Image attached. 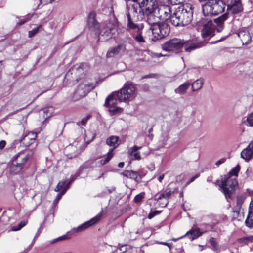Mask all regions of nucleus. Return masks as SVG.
I'll return each instance as SVG.
<instances>
[{
  "instance_id": "1",
  "label": "nucleus",
  "mask_w": 253,
  "mask_h": 253,
  "mask_svg": "<svg viewBox=\"0 0 253 253\" xmlns=\"http://www.w3.org/2000/svg\"><path fill=\"white\" fill-rule=\"evenodd\" d=\"M172 11V6L166 5L158 6L156 11H154V15L152 17L149 24L151 25L149 32L152 33L153 36L150 38V40L155 41L169 34L170 29L167 23H161L160 21H166L170 19L171 21Z\"/></svg>"
},
{
  "instance_id": "2",
  "label": "nucleus",
  "mask_w": 253,
  "mask_h": 253,
  "mask_svg": "<svg viewBox=\"0 0 253 253\" xmlns=\"http://www.w3.org/2000/svg\"><path fill=\"white\" fill-rule=\"evenodd\" d=\"M192 17V5L185 4L175 9L171 17V23L174 26H183L190 23Z\"/></svg>"
},
{
  "instance_id": "3",
  "label": "nucleus",
  "mask_w": 253,
  "mask_h": 253,
  "mask_svg": "<svg viewBox=\"0 0 253 253\" xmlns=\"http://www.w3.org/2000/svg\"><path fill=\"white\" fill-rule=\"evenodd\" d=\"M227 14H224L221 16L215 19V25H213L211 19L207 18L203 19L201 22L203 24V28L202 31L201 35L203 38L207 37H212L213 35V28L216 26V29L218 32H220L224 27V22L227 19Z\"/></svg>"
},
{
  "instance_id": "4",
  "label": "nucleus",
  "mask_w": 253,
  "mask_h": 253,
  "mask_svg": "<svg viewBox=\"0 0 253 253\" xmlns=\"http://www.w3.org/2000/svg\"><path fill=\"white\" fill-rule=\"evenodd\" d=\"M162 47L163 50L167 51L176 50L184 47L186 52H190L192 50L199 47L200 45L199 44L192 43L190 41L173 38L165 42L162 44Z\"/></svg>"
},
{
  "instance_id": "5",
  "label": "nucleus",
  "mask_w": 253,
  "mask_h": 253,
  "mask_svg": "<svg viewBox=\"0 0 253 253\" xmlns=\"http://www.w3.org/2000/svg\"><path fill=\"white\" fill-rule=\"evenodd\" d=\"M225 3L220 0H208L202 5V11L205 16L217 15L224 12Z\"/></svg>"
},
{
  "instance_id": "6",
  "label": "nucleus",
  "mask_w": 253,
  "mask_h": 253,
  "mask_svg": "<svg viewBox=\"0 0 253 253\" xmlns=\"http://www.w3.org/2000/svg\"><path fill=\"white\" fill-rule=\"evenodd\" d=\"M238 186V181L236 177H229L224 175L221 181L220 188L224 193L226 198H230Z\"/></svg>"
},
{
  "instance_id": "7",
  "label": "nucleus",
  "mask_w": 253,
  "mask_h": 253,
  "mask_svg": "<svg viewBox=\"0 0 253 253\" xmlns=\"http://www.w3.org/2000/svg\"><path fill=\"white\" fill-rule=\"evenodd\" d=\"M118 34V22L116 20L109 21L101 29L99 39L106 41L115 37Z\"/></svg>"
},
{
  "instance_id": "8",
  "label": "nucleus",
  "mask_w": 253,
  "mask_h": 253,
  "mask_svg": "<svg viewBox=\"0 0 253 253\" xmlns=\"http://www.w3.org/2000/svg\"><path fill=\"white\" fill-rule=\"evenodd\" d=\"M28 159L29 155L26 152L19 153L10 166V173L16 174L20 172Z\"/></svg>"
},
{
  "instance_id": "9",
  "label": "nucleus",
  "mask_w": 253,
  "mask_h": 253,
  "mask_svg": "<svg viewBox=\"0 0 253 253\" xmlns=\"http://www.w3.org/2000/svg\"><path fill=\"white\" fill-rule=\"evenodd\" d=\"M158 7L157 0H143L139 3V7L144 14L147 16V21L150 24L152 17Z\"/></svg>"
},
{
  "instance_id": "10",
  "label": "nucleus",
  "mask_w": 253,
  "mask_h": 253,
  "mask_svg": "<svg viewBox=\"0 0 253 253\" xmlns=\"http://www.w3.org/2000/svg\"><path fill=\"white\" fill-rule=\"evenodd\" d=\"M135 91V88L133 85L129 84H125L124 87L119 91L116 92L117 97L120 102H125L134 95Z\"/></svg>"
},
{
  "instance_id": "11",
  "label": "nucleus",
  "mask_w": 253,
  "mask_h": 253,
  "mask_svg": "<svg viewBox=\"0 0 253 253\" xmlns=\"http://www.w3.org/2000/svg\"><path fill=\"white\" fill-rule=\"evenodd\" d=\"M116 92H112L106 99L105 105L109 108V111L115 114L117 113L121 112L122 110V108L117 106L118 102V97Z\"/></svg>"
},
{
  "instance_id": "12",
  "label": "nucleus",
  "mask_w": 253,
  "mask_h": 253,
  "mask_svg": "<svg viewBox=\"0 0 253 253\" xmlns=\"http://www.w3.org/2000/svg\"><path fill=\"white\" fill-rule=\"evenodd\" d=\"M92 89L93 86L92 85L86 83L81 84L78 86L73 94L72 97L73 101H76L84 97Z\"/></svg>"
},
{
  "instance_id": "13",
  "label": "nucleus",
  "mask_w": 253,
  "mask_h": 253,
  "mask_svg": "<svg viewBox=\"0 0 253 253\" xmlns=\"http://www.w3.org/2000/svg\"><path fill=\"white\" fill-rule=\"evenodd\" d=\"M241 157L246 162H249L253 157V140L244 149L240 154Z\"/></svg>"
},
{
  "instance_id": "14",
  "label": "nucleus",
  "mask_w": 253,
  "mask_h": 253,
  "mask_svg": "<svg viewBox=\"0 0 253 253\" xmlns=\"http://www.w3.org/2000/svg\"><path fill=\"white\" fill-rule=\"evenodd\" d=\"M102 216L101 213H99L95 216L93 218L91 219L90 220L83 223V224L79 226L76 228H75L74 230L76 232L81 231L83 230H84L88 228V227L94 224L96 222H97L100 219Z\"/></svg>"
},
{
  "instance_id": "15",
  "label": "nucleus",
  "mask_w": 253,
  "mask_h": 253,
  "mask_svg": "<svg viewBox=\"0 0 253 253\" xmlns=\"http://www.w3.org/2000/svg\"><path fill=\"white\" fill-rule=\"evenodd\" d=\"M89 66L86 63H81L74 66L71 71L72 73L76 74L78 76L84 74L88 70Z\"/></svg>"
},
{
  "instance_id": "16",
  "label": "nucleus",
  "mask_w": 253,
  "mask_h": 253,
  "mask_svg": "<svg viewBox=\"0 0 253 253\" xmlns=\"http://www.w3.org/2000/svg\"><path fill=\"white\" fill-rule=\"evenodd\" d=\"M36 137V133L30 132L23 137V138L20 140V142L26 147H28L35 142Z\"/></svg>"
},
{
  "instance_id": "17",
  "label": "nucleus",
  "mask_w": 253,
  "mask_h": 253,
  "mask_svg": "<svg viewBox=\"0 0 253 253\" xmlns=\"http://www.w3.org/2000/svg\"><path fill=\"white\" fill-rule=\"evenodd\" d=\"M237 34L240 38L243 44L248 43L251 40V34L247 29L243 28L240 30Z\"/></svg>"
},
{
  "instance_id": "18",
  "label": "nucleus",
  "mask_w": 253,
  "mask_h": 253,
  "mask_svg": "<svg viewBox=\"0 0 253 253\" xmlns=\"http://www.w3.org/2000/svg\"><path fill=\"white\" fill-rule=\"evenodd\" d=\"M96 16L95 12H91L88 17V26L91 30H94L98 27V23L96 19Z\"/></svg>"
},
{
  "instance_id": "19",
  "label": "nucleus",
  "mask_w": 253,
  "mask_h": 253,
  "mask_svg": "<svg viewBox=\"0 0 253 253\" xmlns=\"http://www.w3.org/2000/svg\"><path fill=\"white\" fill-rule=\"evenodd\" d=\"M125 46L124 44H120L116 47H112L107 52L106 57L107 58L113 57L120 52L125 51Z\"/></svg>"
},
{
  "instance_id": "20",
  "label": "nucleus",
  "mask_w": 253,
  "mask_h": 253,
  "mask_svg": "<svg viewBox=\"0 0 253 253\" xmlns=\"http://www.w3.org/2000/svg\"><path fill=\"white\" fill-rule=\"evenodd\" d=\"M228 9L233 14L238 13L243 10V7L240 1L234 2L228 6Z\"/></svg>"
},
{
  "instance_id": "21",
  "label": "nucleus",
  "mask_w": 253,
  "mask_h": 253,
  "mask_svg": "<svg viewBox=\"0 0 253 253\" xmlns=\"http://www.w3.org/2000/svg\"><path fill=\"white\" fill-rule=\"evenodd\" d=\"M204 233V231H201L199 228H192L191 230L187 232L184 236H188V238L193 240L199 237Z\"/></svg>"
},
{
  "instance_id": "22",
  "label": "nucleus",
  "mask_w": 253,
  "mask_h": 253,
  "mask_svg": "<svg viewBox=\"0 0 253 253\" xmlns=\"http://www.w3.org/2000/svg\"><path fill=\"white\" fill-rule=\"evenodd\" d=\"M141 147H137L136 146H134L133 147L129 149L128 150V154L132 160H139L141 159V156L140 153L138 152V150L140 149Z\"/></svg>"
},
{
  "instance_id": "23",
  "label": "nucleus",
  "mask_w": 253,
  "mask_h": 253,
  "mask_svg": "<svg viewBox=\"0 0 253 253\" xmlns=\"http://www.w3.org/2000/svg\"><path fill=\"white\" fill-rule=\"evenodd\" d=\"M190 85V84L189 83L187 82L184 83L176 88L174 90V92L176 94L180 95L184 94L186 92V91L189 87Z\"/></svg>"
},
{
  "instance_id": "24",
  "label": "nucleus",
  "mask_w": 253,
  "mask_h": 253,
  "mask_svg": "<svg viewBox=\"0 0 253 253\" xmlns=\"http://www.w3.org/2000/svg\"><path fill=\"white\" fill-rule=\"evenodd\" d=\"M122 175L127 178L136 180L139 174L137 172L132 170H125L122 173Z\"/></svg>"
},
{
  "instance_id": "25",
  "label": "nucleus",
  "mask_w": 253,
  "mask_h": 253,
  "mask_svg": "<svg viewBox=\"0 0 253 253\" xmlns=\"http://www.w3.org/2000/svg\"><path fill=\"white\" fill-rule=\"evenodd\" d=\"M114 149H111L108 152L107 155L105 156H104L102 159L99 162L101 165H104L107 164L110 159L113 157V151Z\"/></svg>"
},
{
  "instance_id": "26",
  "label": "nucleus",
  "mask_w": 253,
  "mask_h": 253,
  "mask_svg": "<svg viewBox=\"0 0 253 253\" xmlns=\"http://www.w3.org/2000/svg\"><path fill=\"white\" fill-rule=\"evenodd\" d=\"M204 84V81L202 79H198L195 81L192 84V89L193 91H197L201 89Z\"/></svg>"
},
{
  "instance_id": "27",
  "label": "nucleus",
  "mask_w": 253,
  "mask_h": 253,
  "mask_svg": "<svg viewBox=\"0 0 253 253\" xmlns=\"http://www.w3.org/2000/svg\"><path fill=\"white\" fill-rule=\"evenodd\" d=\"M74 179H74V178L72 179L71 181H70L69 182V183L68 184H67L66 186H65V183H66V181H61L59 182L58 183V185H57L56 187L55 188V191H56V192L59 191L61 190H62V191L64 189V188H67V187H68V189L69 188V185L73 180H74Z\"/></svg>"
},
{
  "instance_id": "28",
  "label": "nucleus",
  "mask_w": 253,
  "mask_h": 253,
  "mask_svg": "<svg viewBox=\"0 0 253 253\" xmlns=\"http://www.w3.org/2000/svg\"><path fill=\"white\" fill-rule=\"evenodd\" d=\"M172 193V192L170 189H166L164 191L161 193L160 196L158 197L157 200L159 201L163 198H168Z\"/></svg>"
},
{
  "instance_id": "29",
  "label": "nucleus",
  "mask_w": 253,
  "mask_h": 253,
  "mask_svg": "<svg viewBox=\"0 0 253 253\" xmlns=\"http://www.w3.org/2000/svg\"><path fill=\"white\" fill-rule=\"evenodd\" d=\"M118 140L119 138L118 137L112 136L107 139L106 143L110 146L115 147Z\"/></svg>"
},
{
  "instance_id": "30",
  "label": "nucleus",
  "mask_w": 253,
  "mask_h": 253,
  "mask_svg": "<svg viewBox=\"0 0 253 253\" xmlns=\"http://www.w3.org/2000/svg\"><path fill=\"white\" fill-rule=\"evenodd\" d=\"M240 166L237 165L236 167L233 168L226 175H229V177L236 178L240 170Z\"/></svg>"
},
{
  "instance_id": "31",
  "label": "nucleus",
  "mask_w": 253,
  "mask_h": 253,
  "mask_svg": "<svg viewBox=\"0 0 253 253\" xmlns=\"http://www.w3.org/2000/svg\"><path fill=\"white\" fill-rule=\"evenodd\" d=\"M245 223L249 227L251 228L253 227V212H249Z\"/></svg>"
},
{
  "instance_id": "32",
  "label": "nucleus",
  "mask_w": 253,
  "mask_h": 253,
  "mask_svg": "<svg viewBox=\"0 0 253 253\" xmlns=\"http://www.w3.org/2000/svg\"><path fill=\"white\" fill-rule=\"evenodd\" d=\"M68 233H67L66 234H65L59 237L53 239L52 241H51V243L52 244H53L55 242H60L70 239V237L68 235Z\"/></svg>"
},
{
  "instance_id": "33",
  "label": "nucleus",
  "mask_w": 253,
  "mask_h": 253,
  "mask_svg": "<svg viewBox=\"0 0 253 253\" xmlns=\"http://www.w3.org/2000/svg\"><path fill=\"white\" fill-rule=\"evenodd\" d=\"M127 20H128V26L131 29H135L137 28V25L134 23L131 18V16L129 13L126 14Z\"/></svg>"
},
{
  "instance_id": "34",
  "label": "nucleus",
  "mask_w": 253,
  "mask_h": 253,
  "mask_svg": "<svg viewBox=\"0 0 253 253\" xmlns=\"http://www.w3.org/2000/svg\"><path fill=\"white\" fill-rule=\"evenodd\" d=\"M43 117L47 118L51 116V115L53 113V108L52 107H49L48 108H45L43 109Z\"/></svg>"
},
{
  "instance_id": "35",
  "label": "nucleus",
  "mask_w": 253,
  "mask_h": 253,
  "mask_svg": "<svg viewBox=\"0 0 253 253\" xmlns=\"http://www.w3.org/2000/svg\"><path fill=\"white\" fill-rule=\"evenodd\" d=\"M68 187L64 188L63 190L61 191V192L57 195L56 197L55 198V200L53 201L54 204H57L58 203V201L60 200L61 197L65 193Z\"/></svg>"
},
{
  "instance_id": "36",
  "label": "nucleus",
  "mask_w": 253,
  "mask_h": 253,
  "mask_svg": "<svg viewBox=\"0 0 253 253\" xmlns=\"http://www.w3.org/2000/svg\"><path fill=\"white\" fill-rule=\"evenodd\" d=\"M240 241L242 243L248 244L253 242V236H249L244 237L240 239Z\"/></svg>"
},
{
  "instance_id": "37",
  "label": "nucleus",
  "mask_w": 253,
  "mask_h": 253,
  "mask_svg": "<svg viewBox=\"0 0 253 253\" xmlns=\"http://www.w3.org/2000/svg\"><path fill=\"white\" fill-rule=\"evenodd\" d=\"M246 124L248 126H253V111L248 116Z\"/></svg>"
},
{
  "instance_id": "38",
  "label": "nucleus",
  "mask_w": 253,
  "mask_h": 253,
  "mask_svg": "<svg viewBox=\"0 0 253 253\" xmlns=\"http://www.w3.org/2000/svg\"><path fill=\"white\" fill-rule=\"evenodd\" d=\"M26 223L25 221H21L17 226H13L11 228L12 231H18L20 230L23 226L26 225Z\"/></svg>"
},
{
  "instance_id": "39",
  "label": "nucleus",
  "mask_w": 253,
  "mask_h": 253,
  "mask_svg": "<svg viewBox=\"0 0 253 253\" xmlns=\"http://www.w3.org/2000/svg\"><path fill=\"white\" fill-rule=\"evenodd\" d=\"M245 198L243 196H240L237 198V206L239 208H241L242 204L244 201Z\"/></svg>"
},
{
  "instance_id": "40",
  "label": "nucleus",
  "mask_w": 253,
  "mask_h": 253,
  "mask_svg": "<svg viewBox=\"0 0 253 253\" xmlns=\"http://www.w3.org/2000/svg\"><path fill=\"white\" fill-rule=\"evenodd\" d=\"M135 40L139 42H145L144 38L140 33H138L135 37Z\"/></svg>"
},
{
  "instance_id": "41",
  "label": "nucleus",
  "mask_w": 253,
  "mask_h": 253,
  "mask_svg": "<svg viewBox=\"0 0 253 253\" xmlns=\"http://www.w3.org/2000/svg\"><path fill=\"white\" fill-rule=\"evenodd\" d=\"M41 27V26H39L38 27H37L36 29H33L31 31H29L28 33V36L30 38L34 36L36 34L38 33L39 31V29Z\"/></svg>"
},
{
  "instance_id": "42",
  "label": "nucleus",
  "mask_w": 253,
  "mask_h": 253,
  "mask_svg": "<svg viewBox=\"0 0 253 253\" xmlns=\"http://www.w3.org/2000/svg\"><path fill=\"white\" fill-rule=\"evenodd\" d=\"M210 243L214 247L215 250H217V244L214 240V238H212L209 240Z\"/></svg>"
},
{
  "instance_id": "43",
  "label": "nucleus",
  "mask_w": 253,
  "mask_h": 253,
  "mask_svg": "<svg viewBox=\"0 0 253 253\" xmlns=\"http://www.w3.org/2000/svg\"><path fill=\"white\" fill-rule=\"evenodd\" d=\"M173 5H177L183 2V0H169Z\"/></svg>"
},
{
  "instance_id": "44",
  "label": "nucleus",
  "mask_w": 253,
  "mask_h": 253,
  "mask_svg": "<svg viewBox=\"0 0 253 253\" xmlns=\"http://www.w3.org/2000/svg\"><path fill=\"white\" fill-rule=\"evenodd\" d=\"M143 198V196L140 194L137 195L134 198L135 201L136 202H139Z\"/></svg>"
},
{
  "instance_id": "45",
  "label": "nucleus",
  "mask_w": 253,
  "mask_h": 253,
  "mask_svg": "<svg viewBox=\"0 0 253 253\" xmlns=\"http://www.w3.org/2000/svg\"><path fill=\"white\" fill-rule=\"evenodd\" d=\"M89 117H90V116H87L83 118L81 121V124L83 126L85 125Z\"/></svg>"
},
{
  "instance_id": "46",
  "label": "nucleus",
  "mask_w": 253,
  "mask_h": 253,
  "mask_svg": "<svg viewBox=\"0 0 253 253\" xmlns=\"http://www.w3.org/2000/svg\"><path fill=\"white\" fill-rule=\"evenodd\" d=\"M225 159H221L218 160L217 161H216L215 163V165H216L217 166H218L224 163L225 162Z\"/></svg>"
},
{
  "instance_id": "47",
  "label": "nucleus",
  "mask_w": 253,
  "mask_h": 253,
  "mask_svg": "<svg viewBox=\"0 0 253 253\" xmlns=\"http://www.w3.org/2000/svg\"><path fill=\"white\" fill-rule=\"evenodd\" d=\"M249 212H253V200L250 202Z\"/></svg>"
},
{
  "instance_id": "48",
  "label": "nucleus",
  "mask_w": 253,
  "mask_h": 253,
  "mask_svg": "<svg viewBox=\"0 0 253 253\" xmlns=\"http://www.w3.org/2000/svg\"><path fill=\"white\" fill-rule=\"evenodd\" d=\"M5 141H1L0 142V149H3L5 147Z\"/></svg>"
},
{
  "instance_id": "49",
  "label": "nucleus",
  "mask_w": 253,
  "mask_h": 253,
  "mask_svg": "<svg viewBox=\"0 0 253 253\" xmlns=\"http://www.w3.org/2000/svg\"><path fill=\"white\" fill-rule=\"evenodd\" d=\"M155 215V213L151 212L148 215V218L149 219L152 218Z\"/></svg>"
},
{
  "instance_id": "50",
  "label": "nucleus",
  "mask_w": 253,
  "mask_h": 253,
  "mask_svg": "<svg viewBox=\"0 0 253 253\" xmlns=\"http://www.w3.org/2000/svg\"><path fill=\"white\" fill-rule=\"evenodd\" d=\"M126 246H122L120 248V251L124 252L126 251Z\"/></svg>"
},
{
  "instance_id": "51",
  "label": "nucleus",
  "mask_w": 253,
  "mask_h": 253,
  "mask_svg": "<svg viewBox=\"0 0 253 253\" xmlns=\"http://www.w3.org/2000/svg\"><path fill=\"white\" fill-rule=\"evenodd\" d=\"M164 174H163L160 175V176L158 178V180L159 181V182H161L162 180L164 179Z\"/></svg>"
},
{
  "instance_id": "52",
  "label": "nucleus",
  "mask_w": 253,
  "mask_h": 253,
  "mask_svg": "<svg viewBox=\"0 0 253 253\" xmlns=\"http://www.w3.org/2000/svg\"><path fill=\"white\" fill-rule=\"evenodd\" d=\"M159 243L160 244L166 245V246H168L169 248L170 247V245L169 244H168V243H167L166 242H159Z\"/></svg>"
},
{
  "instance_id": "53",
  "label": "nucleus",
  "mask_w": 253,
  "mask_h": 253,
  "mask_svg": "<svg viewBox=\"0 0 253 253\" xmlns=\"http://www.w3.org/2000/svg\"><path fill=\"white\" fill-rule=\"evenodd\" d=\"M118 167L119 168H123L124 166V162H120L118 165Z\"/></svg>"
},
{
  "instance_id": "54",
  "label": "nucleus",
  "mask_w": 253,
  "mask_h": 253,
  "mask_svg": "<svg viewBox=\"0 0 253 253\" xmlns=\"http://www.w3.org/2000/svg\"><path fill=\"white\" fill-rule=\"evenodd\" d=\"M27 21V19L22 20L20 22H19V25H22L24 23H25V22H26Z\"/></svg>"
},
{
  "instance_id": "55",
  "label": "nucleus",
  "mask_w": 253,
  "mask_h": 253,
  "mask_svg": "<svg viewBox=\"0 0 253 253\" xmlns=\"http://www.w3.org/2000/svg\"><path fill=\"white\" fill-rule=\"evenodd\" d=\"M183 237V236H181V237H180L179 238H172L171 239V240L173 241L176 242V241H178L179 239L182 238Z\"/></svg>"
},
{
  "instance_id": "56",
  "label": "nucleus",
  "mask_w": 253,
  "mask_h": 253,
  "mask_svg": "<svg viewBox=\"0 0 253 253\" xmlns=\"http://www.w3.org/2000/svg\"><path fill=\"white\" fill-rule=\"evenodd\" d=\"M126 1H131L134 2H136L138 1V0H125Z\"/></svg>"
},
{
  "instance_id": "57",
  "label": "nucleus",
  "mask_w": 253,
  "mask_h": 253,
  "mask_svg": "<svg viewBox=\"0 0 253 253\" xmlns=\"http://www.w3.org/2000/svg\"><path fill=\"white\" fill-rule=\"evenodd\" d=\"M196 177H197L196 176H195V177H193L191 179V180H190V182H193V181L195 179V178H196Z\"/></svg>"
},
{
  "instance_id": "58",
  "label": "nucleus",
  "mask_w": 253,
  "mask_h": 253,
  "mask_svg": "<svg viewBox=\"0 0 253 253\" xmlns=\"http://www.w3.org/2000/svg\"><path fill=\"white\" fill-rule=\"evenodd\" d=\"M159 212V211H155V212H153V213H155V215H156L157 213Z\"/></svg>"
},
{
  "instance_id": "59",
  "label": "nucleus",
  "mask_w": 253,
  "mask_h": 253,
  "mask_svg": "<svg viewBox=\"0 0 253 253\" xmlns=\"http://www.w3.org/2000/svg\"><path fill=\"white\" fill-rule=\"evenodd\" d=\"M241 0H235V1H240Z\"/></svg>"
}]
</instances>
